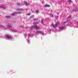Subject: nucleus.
I'll list each match as a JSON object with an SVG mask.
<instances>
[{
	"label": "nucleus",
	"instance_id": "1",
	"mask_svg": "<svg viewBox=\"0 0 78 78\" xmlns=\"http://www.w3.org/2000/svg\"><path fill=\"white\" fill-rule=\"evenodd\" d=\"M66 22H67V21L63 22L64 26H61L59 27V30L58 31V32H60V31H62V30H64V29H65V24L66 23Z\"/></svg>",
	"mask_w": 78,
	"mask_h": 78
},
{
	"label": "nucleus",
	"instance_id": "2",
	"mask_svg": "<svg viewBox=\"0 0 78 78\" xmlns=\"http://www.w3.org/2000/svg\"><path fill=\"white\" fill-rule=\"evenodd\" d=\"M35 33L37 34H41L42 35H45L46 34H44L43 32L40 30H37Z\"/></svg>",
	"mask_w": 78,
	"mask_h": 78
},
{
	"label": "nucleus",
	"instance_id": "3",
	"mask_svg": "<svg viewBox=\"0 0 78 78\" xmlns=\"http://www.w3.org/2000/svg\"><path fill=\"white\" fill-rule=\"evenodd\" d=\"M34 28H35V29H37V30H41V28L38 27L36 25L32 26L31 29H34Z\"/></svg>",
	"mask_w": 78,
	"mask_h": 78
},
{
	"label": "nucleus",
	"instance_id": "4",
	"mask_svg": "<svg viewBox=\"0 0 78 78\" xmlns=\"http://www.w3.org/2000/svg\"><path fill=\"white\" fill-rule=\"evenodd\" d=\"M59 25V23L58 22L55 23V25H54L53 24H52L51 25L54 28H56L57 27V26H58V25Z\"/></svg>",
	"mask_w": 78,
	"mask_h": 78
},
{
	"label": "nucleus",
	"instance_id": "5",
	"mask_svg": "<svg viewBox=\"0 0 78 78\" xmlns=\"http://www.w3.org/2000/svg\"><path fill=\"white\" fill-rule=\"evenodd\" d=\"M4 37L6 38L9 39H10V40H11V39H12V37H11V36L9 35H5L4 36Z\"/></svg>",
	"mask_w": 78,
	"mask_h": 78
},
{
	"label": "nucleus",
	"instance_id": "6",
	"mask_svg": "<svg viewBox=\"0 0 78 78\" xmlns=\"http://www.w3.org/2000/svg\"><path fill=\"white\" fill-rule=\"evenodd\" d=\"M10 30L12 32H13V33H16L17 31V30H16L15 29H14L13 28H10Z\"/></svg>",
	"mask_w": 78,
	"mask_h": 78
},
{
	"label": "nucleus",
	"instance_id": "7",
	"mask_svg": "<svg viewBox=\"0 0 78 78\" xmlns=\"http://www.w3.org/2000/svg\"><path fill=\"white\" fill-rule=\"evenodd\" d=\"M17 14H22L21 12H17V13H13L11 14V16H14L16 15Z\"/></svg>",
	"mask_w": 78,
	"mask_h": 78
},
{
	"label": "nucleus",
	"instance_id": "8",
	"mask_svg": "<svg viewBox=\"0 0 78 78\" xmlns=\"http://www.w3.org/2000/svg\"><path fill=\"white\" fill-rule=\"evenodd\" d=\"M1 29H3L4 30H6L7 28H5V27L3 26H1Z\"/></svg>",
	"mask_w": 78,
	"mask_h": 78
},
{
	"label": "nucleus",
	"instance_id": "9",
	"mask_svg": "<svg viewBox=\"0 0 78 78\" xmlns=\"http://www.w3.org/2000/svg\"><path fill=\"white\" fill-rule=\"evenodd\" d=\"M17 11L18 12H21V11H21L22 12V11H23V9H20V8H18L17 9Z\"/></svg>",
	"mask_w": 78,
	"mask_h": 78
},
{
	"label": "nucleus",
	"instance_id": "10",
	"mask_svg": "<svg viewBox=\"0 0 78 78\" xmlns=\"http://www.w3.org/2000/svg\"><path fill=\"white\" fill-rule=\"evenodd\" d=\"M67 19V21H68V20H70L71 19V15H70L68 17Z\"/></svg>",
	"mask_w": 78,
	"mask_h": 78
},
{
	"label": "nucleus",
	"instance_id": "11",
	"mask_svg": "<svg viewBox=\"0 0 78 78\" xmlns=\"http://www.w3.org/2000/svg\"><path fill=\"white\" fill-rule=\"evenodd\" d=\"M30 36L31 37H33V34H29L28 35V38H29V37H30Z\"/></svg>",
	"mask_w": 78,
	"mask_h": 78
},
{
	"label": "nucleus",
	"instance_id": "12",
	"mask_svg": "<svg viewBox=\"0 0 78 78\" xmlns=\"http://www.w3.org/2000/svg\"><path fill=\"white\" fill-rule=\"evenodd\" d=\"M11 25H10V24H9L7 26V27L8 28H11Z\"/></svg>",
	"mask_w": 78,
	"mask_h": 78
},
{
	"label": "nucleus",
	"instance_id": "13",
	"mask_svg": "<svg viewBox=\"0 0 78 78\" xmlns=\"http://www.w3.org/2000/svg\"><path fill=\"white\" fill-rule=\"evenodd\" d=\"M24 2V4L26 5V6H28L29 5V4L27 3V2H25V1Z\"/></svg>",
	"mask_w": 78,
	"mask_h": 78
},
{
	"label": "nucleus",
	"instance_id": "14",
	"mask_svg": "<svg viewBox=\"0 0 78 78\" xmlns=\"http://www.w3.org/2000/svg\"><path fill=\"white\" fill-rule=\"evenodd\" d=\"M24 35L25 38H27V37L28 36V35L27 34H24Z\"/></svg>",
	"mask_w": 78,
	"mask_h": 78
},
{
	"label": "nucleus",
	"instance_id": "15",
	"mask_svg": "<svg viewBox=\"0 0 78 78\" xmlns=\"http://www.w3.org/2000/svg\"><path fill=\"white\" fill-rule=\"evenodd\" d=\"M50 16L51 17H53V15L52 13H50Z\"/></svg>",
	"mask_w": 78,
	"mask_h": 78
},
{
	"label": "nucleus",
	"instance_id": "16",
	"mask_svg": "<svg viewBox=\"0 0 78 78\" xmlns=\"http://www.w3.org/2000/svg\"><path fill=\"white\" fill-rule=\"evenodd\" d=\"M10 18V16H6L5 17V18H6V19H9V18Z\"/></svg>",
	"mask_w": 78,
	"mask_h": 78
},
{
	"label": "nucleus",
	"instance_id": "17",
	"mask_svg": "<svg viewBox=\"0 0 78 78\" xmlns=\"http://www.w3.org/2000/svg\"><path fill=\"white\" fill-rule=\"evenodd\" d=\"M44 6L45 7H50V6L48 5H44Z\"/></svg>",
	"mask_w": 78,
	"mask_h": 78
},
{
	"label": "nucleus",
	"instance_id": "18",
	"mask_svg": "<svg viewBox=\"0 0 78 78\" xmlns=\"http://www.w3.org/2000/svg\"><path fill=\"white\" fill-rule=\"evenodd\" d=\"M26 40H27V42H28V43H29V44H30V41H28V39L26 38Z\"/></svg>",
	"mask_w": 78,
	"mask_h": 78
},
{
	"label": "nucleus",
	"instance_id": "19",
	"mask_svg": "<svg viewBox=\"0 0 78 78\" xmlns=\"http://www.w3.org/2000/svg\"><path fill=\"white\" fill-rule=\"evenodd\" d=\"M37 23H38L37 22H34L33 24L34 25H36V24H37Z\"/></svg>",
	"mask_w": 78,
	"mask_h": 78
},
{
	"label": "nucleus",
	"instance_id": "20",
	"mask_svg": "<svg viewBox=\"0 0 78 78\" xmlns=\"http://www.w3.org/2000/svg\"><path fill=\"white\" fill-rule=\"evenodd\" d=\"M34 17V15L32 16H31L30 17V19H31V18H33Z\"/></svg>",
	"mask_w": 78,
	"mask_h": 78
},
{
	"label": "nucleus",
	"instance_id": "21",
	"mask_svg": "<svg viewBox=\"0 0 78 78\" xmlns=\"http://www.w3.org/2000/svg\"><path fill=\"white\" fill-rule=\"evenodd\" d=\"M68 2H69V3H71V2H72V1L71 0H69L68 1Z\"/></svg>",
	"mask_w": 78,
	"mask_h": 78
},
{
	"label": "nucleus",
	"instance_id": "22",
	"mask_svg": "<svg viewBox=\"0 0 78 78\" xmlns=\"http://www.w3.org/2000/svg\"><path fill=\"white\" fill-rule=\"evenodd\" d=\"M41 23H42V24L43 25H44V22H43V20H41Z\"/></svg>",
	"mask_w": 78,
	"mask_h": 78
},
{
	"label": "nucleus",
	"instance_id": "23",
	"mask_svg": "<svg viewBox=\"0 0 78 78\" xmlns=\"http://www.w3.org/2000/svg\"><path fill=\"white\" fill-rule=\"evenodd\" d=\"M17 5L18 6H20V3H17Z\"/></svg>",
	"mask_w": 78,
	"mask_h": 78
},
{
	"label": "nucleus",
	"instance_id": "24",
	"mask_svg": "<svg viewBox=\"0 0 78 78\" xmlns=\"http://www.w3.org/2000/svg\"><path fill=\"white\" fill-rule=\"evenodd\" d=\"M37 20V18H36V19H34V20Z\"/></svg>",
	"mask_w": 78,
	"mask_h": 78
},
{
	"label": "nucleus",
	"instance_id": "25",
	"mask_svg": "<svg viewBox=\"0 0 78 78\" xmlns=\"http://www.w3.org/2000/svg\"><path fill=\"white\" fill-rule=\"evenodd\" d=\"M39 12V10H37L36 12V13H38Z\"/></svg>",
	"mask_w": 78,
	"mask_h": 78
},
{
	"label": "nucleus",
	"instance_id": "26",
	"mask_svg": "<svg viewBox=\"0 0 78 78\" xmlns=\"http://www.w3.org/2000/svg\"><path fill=\"white\" fill-rule=\"evenodd\" d=\"M31 15V14L30 13H28V16H30V15Z\"/></svg>",
	"mask_w": 78,
	"mask_h": 78
},
{
	"label": "nucleus",
	"instance_id": "27",
	"mask_svg": "<svg viewBox=\"0 0 78 78\" xmlns=\"http://www.w3.org/2000/svg\"><path fill=\"white\" fill-rule=\"evenodd\" d=\"M58 16H57L55 17V18H58Z\"/></svg>",
	"mask_w": 78,
	"mask_h": 78
},
{
	"label": "nucleus",
	"instance_id": "28",
	"mask_svg": "<svg viewBox=\"0 0 78 78\" xmlns=\"http://www.w3.org/2000/svg\"><path fill=\"white\" fill-rule=\"evenodd\" d=\"M3 8L2 7L0 6V8Z\"/></svg>",
	"mask_w": 78,
	"mask_h": 78
},
{
	"label": "nucleus",
	"instance_id": "29",
	"mask_svg": "<svg viewBox=\"0 0 78 78\" xmlns=\"http://www.w3.org/2000/svg\"><path fill=\"white\" fill-rule=\"evenodd\" d=\"M76 11V10H73V11Z\"/></svg>",
	"mask_w": 78,
	"mask_h": 78
},
{
	"label": "nucleus",
	"instance_id": "30",
	"mask_svg": "<svg viewBox=\"0 0 78 78\" xmlns=\"http://www.w3.org/2000/svg\"><path fill=\"white\" fill-rule=\"evenodd\" d=\"M21 27H22V28H23V26H21Z\"/></svg>",
	"mask_w": 78,
	"mask_h": 78
},
{
	"label": "nucleus",
	"instance_id": "31",
	"mask_svg": "<svg viewBox=\"0 0 78 78\" xmlns=\"http://www.w3.org/2000/svg\"><path fill=\"white\" fill-rule=\"evenodd\" d=\"M51 31V30H50V31Z\"/></svg>",
	"mask_w": 78,
	"mask_h": 78
},
{
	"label": "nucleus",
	"instance_id": "32",
	"mask_svg": "<svg viewBox=\"0 0 78 78\" xmlns=\"http://www.w3.org/2000/svg\"><path fill=\"white\" fill-rule=\"evenodd\" d=\"M57 14H58V13H57Z\"/></svg>",
	"mask_w": 78,
	"mask_h": 78
},
{
	"label": "nucleus",
	"instance_id": "33",
	"mask_svg": "<svg viewBox=\"0 0 78 78\" xmlns=\"http://www.w3.org/2000/svg\"><path fill=\"white\" fill-rule=\"evenodd\" d=\"M0 38H2V37H0Z\"/></svg>",
	"mask_w": 78,
	"mask_h": 78
}]
</instances>
